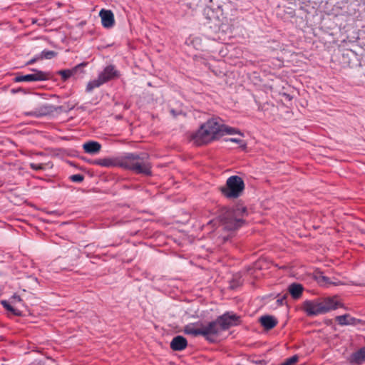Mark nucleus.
<instances>
[{"label": "nucleus", "instance_id": "1", "mask_svg": "<svg viewBox=\"0 0 365 365\" xmlns=\"http://www.w3.org/2000/svg\"><path fill=\"white\" fill-rule=\"evenodd\" d=\"M92 165L102 167H120L133 171L135 174L146 176L152 175V165L147 153H128L115 158L96 159L90 161Z\"/></svg>", "mask_w": 365, "mask_h": 365}, {"label": "nucleus", "instance_id": "2", "mask_svg": "<svg viewBox=\"0 0 365 365\" xmlns=\"http://www.w3.org/2000/svg\"><path fill=\"white\" fill-rule=\"evenodd\" d=\"M215 0H189L187 4L190 8L194 9L200 4L210 5L205 9V15L207 24L210 27L220 28L222 25L229 24L232 22L234 18L232 14L229 15L228 11H236L230 4L218 5Z\"/></svg>", "mask_w": 365, "mask_h": 365}, {"label": "nucleus", "instance_id": "3", "mask_svg": "<svg viewBox=\"0 0 365 365\" xmlns=\"http://www.w3.org/2000/svg\"><path fill=\"white\" fill-rule=\"evenodd\" d=\"M247 213L245 207L236 206L231 208L223 207L218 216L222 229L227 232V235H222L221 238L225 242L234 236L236 230L245 224L244 216Z\"/></svg>", "mask_w": 365, "mask_h": 365}, {"label": "nucleus", "instance_id": "4", "mask_svg": "<svg viewBox=\"0 0 365 365\" xmlns=\"http://www.w3.org/2000/svg\"><path fill=\"white\" fill-rule=\"evenodd\" d=\"M222 120L219 117L207 120L193 134L194 143L200 146L219 139L222 136Z\"/></svg>", "mask_w": 365, "mask_h": 365}, {"label": "nucleus", "instance_id": "5", "mask_svg": "<svg viewBox=\"0 0 365 365\" xmlns=\"http://www.w3.org/2000/svg\"><path fill=\"white\" fill-rule=\"evenodd\" d=\"M338 302L327 298L323 300H307L303 304V309L308 316H317L336 309Z\"/></svg>", "mask_w": 365, "mask_h": 365}, {"label": "nucleus", "instance_id": "6", "mask_svg": "<svg viewBox=\"0 0 365 365\" xmlns=\"http://www.w3.org/2000/svg\"><path fill=\"white\" fill-rule=\"evenodd\" d=\"M210 324H212L213 331H212L213 338L216 337L222 331L229 329L231 327L237 326L240 323V317L236 314L225 312L219 316L215 320L210 322Z\"/></svg>", "mask_w": 365, "mask_h": 365}, {"label": "nucleus", "instance_id": "7", "mask_svg": "<svg viewBox=\"0 0 365 365\" xmlns=\"http://www.w3.org/2000/svg\"><path fill=\"white\" fill-rule=\"evenodd\" d=\"M245 182L238 175H232L226 181L225 186L220 187L222 195L227 199L238 198L245 190Z\"/></svg>", "mask_w": 365, "mask_h": 365}, {"label": "nucleus", "instance_id": "8", "mask_svg": "<svg viewBox=\"0 0 365 365\" xmlns=\"http://www.w3.org/2000/svg\"><path fill=\"white\" fill-rule=\"evenodd\" d=\"M213 325L208 323L207 325L202 326L200 328L196 327L195 324H189L185 326L184 332L186 334L192 335L193 336H202L205 339L210 342H215V339L213 338L212 331H213Z\"/></svg>", "mask_w": 365, "mask_h": 365}, {"label": "nucleus", "instance_id": "9", "mask_svg": "<svg viewBox=\"0 0 365 365\" xmlns=\"http://www.w3.org/2000/svg\"><path fill=\"white\" fill-rule=\"evenodd\" d=\"M57 108L51 104H42L39 105L34 110L30 111H26L24 115L26 116H31L34 118H41L52 114L56 111Z\"/></svg>", "mask_w": 365, "mask_h": 365}, {"label": "nucleus", "instance_id": "10", "mask_svg": "<svg viewBox=\"0 0 365 365\" xmlns=\"http://www.w3.org/2000/svg\"><path fill=\"white\" fill-rule=\"evenodd\" d=\"M33 71H34V73L32 74L16 76L14 79V82L41 81L48 79V76L46 73L36 69H34Z\"/></svg>", "mask_w": 365, "mask_h": 365}, {"label": "nucleus", "instance_id": "11", "mask_svg": "<svg viewBox=\"0 0 365 365\" xmlns=\"http://www.w3.org/2000/svg\"><path fill=\"white\" fill-rule=\"evenodd\" d=\"M118 71L115 69V66L109 65L106 66L101 73H99L98 78L104 84L105 83L118 77Z\"/></svg>", "mask_w": 365, "mask_h": 365}, {"label": "nucleus", "instance_id": "12", "mask_svg": "<svg viewBox=\"0 0 365 365\" xmlns=\"http://www.w3.org/2000/svg\"><path fill=\"white\" fill-rule=\"evenodd\" d=\"M102 25L105 28H110L114 25L115 20L113 12L110 10L102 9L100 11Z\"/></svg>", "mask_w": 365, "mask_h": 365}, {"label": "nucleus", "instance_id": "13", "mask_svg": "<svg viewBox=\"0 0 365 365\" xmlns=\"http://www.w3.org/2000/svg\"><path fill=\"white\" fill-rule=\"evenodd\" d=\"M187 346V339L182 336H175L170 342V348L173 351H182Z\"/></svg>", "mask_w": 365, "mask_h": 365}, {"label": "nucleus", "instance_id": "14", "mask_svg": "<svg viewBox=\"0 0 365 365\" xmlns=\"http://www.w3.org/2000/svg\"><path fill=\"white\" fill-rule=\"evenodd\" d=\"M86 65V63H82L73 67L72 69L60 70L58 71V74L61 76L63 81H66L71 76L75 75L79 69H81Z\"/></svg>", "mask_w": 365, "mask_h": 365}, {"label": "nucleus", "instance_id": "15", "mask_svg": "<svg viewBox=\"0 0 365 365\" xmlns=\"http://www.w3.org/2000/svg\"><path fill=\"white\" fill-rule=\"evenodd\" d=\"M259 322L262 326L267 330L272 329L277 324V320L274 317L269 315L261 317Z\"/></svg>", "mask_w": 365, "mask_h": 365}, {"label": "nucleus", "instance_id": "16", "mask_svg": "<svg viewBox=\"0 0 365 365\" xmlns=\"http://www.w3.org/2000/svg\"><path fill=\"white\" fill-rule=\"evenodd\" d=\"M304 287L301 284L292 283L288 287V291L292 297L294 299L300 298L302 294Z\"/></svg>", "mask_w": 365, "mask_h": 365}, {"label": "nucleus", "instance_id": "17", "mask_svg": "<svg viewBox=\"0 0 365 365\" xmlns=\"http://www.w3.org/2000/svg\"><path fill=\"white\" fill-rule=\"evenodd\" d=\"M83 148L86 153L95 154L101 150V145L96 141H88L83 145Z\"/></svg>", "mask_w": 365, "mask_h": 365}, {"label": "nucleus", "instance_id": "18", "mask_svg": "<svg viewBox=\"0 0 365 365\" xmlns=\"http://www.w3.org/2000/svg\"><path fill=\"white\" fill-rule=\"evenodd\" d=\"M351 362L360 364L365 361V346L360 348L351 355Z\"/></svg>", "mask_w": 365, "mask_h": 365}, {"label": "nucleus", "instance_id": "19", "mask_svg": "<svg viewBox=\"0 0 365 365\" xmlns=\"http://www.w3.org/2000/svg\"><path fill=\"white\" fill-rule=\"evenodd\" d=\"M354 320L355 319L351 317L349 314L340 315L336 317V321L341 326L353 324Z\"/></svg>", "mask_w": 365, "mask_h": 365}, {"label": "nucleus", "instance_id": "20", "mask_svg": "<svg viewBox=\"0 0 365 365\" xmlns=\"http://www.w3.org/2000/svg\"><path fill=\"white\" fill-rule=\"evenodd\" d=\"M225 134L234 135L239 134L243 136V133L237 128L230 127L222 123V136Z\"/></svg>", "mask_w": 365, "mask_h": 365}, {"label": "nucleus", "instance_id": "21", "mask_svg": "<svg viewBox=\"0 0 365 365\" xmlns=\"http://www.w3.org/2000/svg\"><path fill=\"white\" fill-rule=\"evenodd\" d=\"M1 304L3 307L9 312H11L14 315L20 317L22 315V312L20 311L19 309L15 308L14 306L11 305V301H2Z\"/></svg>", "mask_w": 365, "mask_h": 365}, {"label": "nucleus", "instance_id": "22", "mask_svg": "<svg viewBox=\"0 0 365 365\" xmlns=\"http://www.w3.org/2000/svg\"><path fill=\"white\" fill-rule=\"evenodd\" d=\"M103 83L101 80L98 77V78L91 81L88 83L86 91L88 93L91 92L94 88H98L102 86Z\"/></svg>", "mask_w": 365, "mask_h": 365}, {"label": "nucleus", "instance_id": "23", "mask_svg": "<svg viewBox=\"0 0 365 365\" xmlns=\"http://www.w3.org/2000/svg\"><path fill=\"white\" fill-rule=\"evenodd\" d=\"M56 56H57V53L56 51L43 50L41 53L39 57H40V59H43V58L51 59V58L56 57Z\"/></svg>", "mask_w": 365, "mask_h": 365}, {"label": "nucleus", "instance_id": "24", "mask_svg": "<svg viewBox=\"0 0 365 365\" xmlns=\"http://www.w3.org/2000/svg\"><path fill=\"white\" fill-rule=\"evenodd\" d=\"M299 360V357L297 355H294L288 359H287L283 363L280 365H293L297 363Z\"/></svg>", "mask_w": 365, "mask_h": 365}, {"label": "nucleus", "instance_id": "25", "mask_svg": "<svg viewBox=\"0 0 365 365\" xmlns=\"http://www.w3.org/2000/svg\"><path fill=\"white\" fill-rule=\"evenodd\" d=\"M226 140L238 143L240 145V147L243 148V149L246 148V147H247V144L245 143V142L244 140H241V139L231 138H229V139H227Z\"/></svg>", "mask_w": 365, "mask_h": 365}, {"label": "nucleus", "instance_id": "26", "mask_svg": "<svg viewBox=\"0 0 365 365\" xmlns=\"http://www.w3.org/2000/svg\"><path fill=\"white\" fill-rule=\"evenodd\" d=\"M9 300L11 301V303L14 304H16L17 303H22V304H24L22 299L17 294H14V295H12Z\"/></svg>", "mask_w": 365, "mask_h": 365}, {"label": "nucleus", "instance_id": "27", "mask_svg": "<svg viewBox=\"0 0 365 365\" xmlns=\"http://www.w3.org/2000/svg\"><path fill=\"white\" fill-rule=\"evenodd\" d=\"M70 179L71 181L73 182H81L84 179V177L83 175H81V174H76V175H73L70 177Z\"/></svg>", "mask_w": 365, "mask_h": 365}, {"label": "nucleus", "instance_id": "28", "mask_svg": "<svg viewBox=\"0 0 365 365\" xmlns=\"http://www.w3.org/2000/svg\"><path fill=\"white\" fill-rule=\"evenodd\" d=\"M29 167L33 170H43L45 168L43 164H36V163H31L29 164Z\"/></svg>", "mask_w": 365, "mask_h": 365}, {"label": "nucleus", "instance_id": "29", "mask_svg": "<svg viewBox=\"0 0 365 365\" xmlns=\"http://www.w3.org/2000/svg\"><path fill=\"white\" fill-rule=\"evenodd\" d=\"M319 282H324V283H328V284H332V282H331L329 281V277H326V276H323V275H320L319 277ZM333 284L334 285H337L338 284L337 283H333Z\"/></svg>", "mask_w": 365, "mask_h": 365}, {"label": "nucleus", "instance_id": "30", "mask_svg": "<svg viewBox=\"0 0 365 365\" xmlns=\"http://www.w3.org/2000/svg\"><path fill=\"white\" fill-rule=\"evenodd\" d=\"M38 59H40L39 56L34 57L26 63V65H31L36 62Z\"/></svg>", "mask_w": 365, "mask_h": 365}, {"label": "nucleus", "instance_id": "31", "mask_svg": "<svg viewBox=\"0 0 365 365\" xmlns=\"http://www.w3.org/2000/svg\"><path fill=\"white\" fill-rule=\"evenodd\" d=\"M286 299V296H284L282 299H277V302L279 304H283V302Z\"/></svg>", "mask_w": 365, "mask_h": 365}, {"label": "nucleus", "instance_id": "32", "mask_svg": "<svg viewBox=\"0 0 365 365\" xmlns=\"http://www.w3.org/2000/svg\"><path fill=\"white\" fill-rule=\"evenodd\" d=\"M235 287H236V286L234 284V283H233V282H232V284H230V287H231L232 289H234Z\"/></svg>", "mask_w": 365, "mask_h": 365}, {"label": "nucleus", "instance_id": "33", "mask_svg": "<svg viewBox=\"0 0 365 365\" xmlns=\"http://www.w3.org/2000/svg\"><path fill=\"white\" fill-rule=\"evenodd\" d=\"M30 365H38V364H30Z\"/></svg>", "mask_w": 365, "mask_h": 365}]
</instances>
